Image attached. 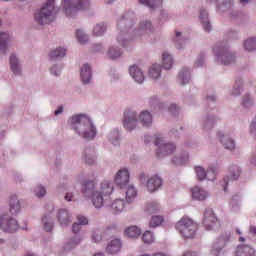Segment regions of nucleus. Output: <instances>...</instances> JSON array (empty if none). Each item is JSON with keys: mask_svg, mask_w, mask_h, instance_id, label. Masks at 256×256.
<instances>
[{"mask_svg": "<svg viewBox=\"0 0 256 256\" xmlns=\"http://www.w3.org/2000/svg\"><path fill=\"white\" fill-rule=\"evenodd\" d=\"M81 191L85 197L91 199L95 209L107 207L115 215L123 213L125 210V201L123 199L111 201V195L115 191V185L112 180L104 179L98 185L93 180H85L82 183Z\"/></svg>", "mask_w": 256, "mask_h": 256, "instance_id": "f257e3e1", "label": "nucleus"}, {"mask_svg": "<svg viewBox=\"0 0 256 256\" xmlns=\"http://www.w3.org/2000/svg\"><path fill=\"white\" fill-rule=\"evenodd\" d=\"M70 125L83 139H94L97 135V129L93 125V122L85 115L72 116Z\"/></svg>", "mask_w": 256, "mask_h": 256, "instance_id": "f03ea898", "label": "nucleus"}, {"mask_svg": "<svg viewBox=\"0 0 256 256\" xmlns=\"http://www.w3.org/2000/svg\"><path fill=\"white\" fill-rule=\"evenodd\" d=\"M118 27L121 30L119 36H118V43H121L122 47H125V39H133V35H143V33H149L151 31V22L146 21L145 23H141L140 27L138 30H133L131 29V20L125 19L123 17L119 22H118Z\"/></svg>", "mask_w": 256, "mask_h": 256, "instance_id": "7ed1b4c3", "label": "nucleus"}, {"mask_svg": "<svg viewBox=\"0 0 256 256\" xmlns=\"http://www.w3.org/2000/svg\"><path fill=\"white\" fill-rule=\"evenodd\" d=\"M55 0H48L40 10L35 13V21L39 25H47L55 19Z\"/></svg>", "mask_w": 256, "mask_h": 256, "instance_id": "20e7f679", "label": "nucleus"}, {"mask_svg": "<svg viewBox=\"0 0 256 256\" xmlns=\"http://www.w3.org/2000/svg\"><path fill=\"white\" fill-rule=\"evenodd\" d=\"M176 229L183 237V239H195V235H197L198 226L193 221V219L189 217H182L176 223Z\"/></svg>", "mask_w": 256, "mask_h": 256, "instance_id": "39448f33", "label": "nucleus"}, {"mask_svg": "<svg viewBox=\"0 0 256 256\" xmlns=\"http://www.w3.org/2000/svg\"><path fill=\"white\" fill-rule=\"evenodd\" d=\"M233 241V235L231 232H223L218 239L213 243L210 249L211 255L219 256L224 255L225 249L229 243Z\"/></svg>", "mask_w": 256, "mask_h": 256, "instance_id": "423d86ee", "label": "nucleus"}, {"mask_svg": "<svg viewBox=\"0 0 256 256\" xmlns=\"http://www.w3.org/2000/svg\"><path fill=\"white\" fill-rule=\"evenodd\" d=\"M139 181L145 185L148 193H155L163 187V178L157 174L148 177L145 173H141Z\"/></svg>", "mask_w": 256, "mask_h": 256, "instance_id": "0eeeda50", "label": "nucleus"}, {"mask_svg": "<svg viewBox=\"0 0 256 256\" xmlns=\"http://www.w3.org/2000/svg\"><path fill=\"white\" fill-rule=\"evenodd\" d=\"M89 7V0H78L73 3L71 0H63V8L66 17H73L77 11L87 9Z\"/></svg>", "mask_w": 256, "mask_h": 256, "instance_id": "6e6552de", "label": "nucleus"}, {"mask_svg": "<svg viewBox=\"0 0 256 256\" xmlns=\"http://www.w3.org/2000/svg\"><path fill=\"white\" fill-rule=\"evenodd\" d=\"M155 145L158 147L156 151L157 157H167V155H172V153H175L177 146L173 143H165V140H163V137L157 136L155 138Z\"/></svg>", "mask_w": 256, "mask_h": 256, "instance_id": "1a4fd4ad", "label": "nucleus"}, {"mask_svg": "<svg viewBox=\"0 0 256 256\" xmlns=\"http://www.w3.org/2000/svg\"><path fill=\"white\" fill-rule=\"evenodd\" d=\"M213 52L215 53L218 61H221L223 65H231V63H235V56L229 52L227 47L216 46L213 48Z\"/></svg>", "mask_w": 256, "mask_h": 256, "instance_id": "9d476101", "label": "nucleus"}, {"mask_svg": "<svg viewBox=\"0 0 256 256\" xmlns=\"http://www.w3.org/2000/svg\"><path fill=\"white\" fill-rule=\"evenodd\" d=\"M0 228L5 233H15L19 229V223L17 219L9 216V214H3L0 216Z\"/></svg>", "mask_w": 256, "mask_h": 256, "instance_id": "9b49d317", "label": "nucleus"}, {"mask_svg": "<svg viewBox=\"0 0 256 256\" xmlns=\"http://www.w3.org/2000/svg\"><path fill=\"white\" fill-rule=\"evenodd\" d=\"M203 223L207 231H215V229H219V227H221V223H219V220L217 219V216H215L213 209H207L205 211Z\"/></svg>", "mask_w": 256, "mask_h": 256, "instance_id": "f8f14e48", "label": "nucleus"}, {"mask_svg": "<svg viewBox=\"0 0 256 256\" xmlns=\"http://www.w3.org/2000/svg\"><path fill=\"white\" fill-rule=\"evenodd\" d=\"M130 177L131 174L129 173V170L126 168H121L114 176V183L117 185V187H120V189H125L129 185Z\"/></svg>", "mask_w": 256, "mask_h": 256, "instance_id": "ddd939ff", "label": "nucleus"}, {"mask_svg": "<svg viewBox=\"0 0 256 256\" xmlns=\"http://www.w3.org/2000/svg\"><path fill=\"white\" fill-rule=\"evenodd\" d=\"M241 177V168L239 166H231L228 168V175L223 178L221 185L223 187V191L227 192V186L230 181H237Z\"/></svg>", "mask_w": 256, "mask_h": 256, "instance_id": "4468645a", "label": "nucleus"}, {"mask_svg": "<svg viewBox=\"0 0 256 256\" xmlns=\"http://www.w3.org/2000/svg\"><path fill=\"white\" fill-rule=\"evenodd\" d=\"M123 125L128 131H133L137 127V114L131 110L124 112Z\"/></svg>", "mask_w": 256, "mask_h": 256, "instance_id": "2eb2a0df", "label": "nucleus"}, {"mask_svg": "<svg viewBox=\"0 0 256 256\" xmlns=\"http://www.w3.org/2000/svg\"><path fill=\"white\" fill-rule=\"evenodd\" d=\"M56 217L61 227H67V225H70V223H72L73 221V216L71 215V212H69V210L67 209L58 210Z\"/></svg>", "mask_w": 256, "mask_h": 256, "instance_id": "dca6fc26", "label": "nucleus"}, {"mask_svg": "<svg viewBox=\"0 0 256 256\" xmlns=\"http://www.w3.org/2000/svg\"><path fill=\"white\" fill-rule=\"evenodd\" d=\"M234 256H256V251L250 245L240 244L237 246Z\"/></svg>", "mask_w": 256, "mask_h": 256, "instance_id": "f3484780", "label": "nucleus"}, {"mask_svg": "<svg viewBox=\"0 0 256 256\" xmlns=\"http://www.w3.org/2000/svg\"><path fill=\"white\" fill-rule=\"evenodd\" d=\"M191 193L192 199H195V201H205V199L209 197V192L199 186H195L194 188H192Z\"/></svg>", "mask_w": 256, "mask_h": 256, "instance_id": "a211bd4d", "label": "nucleus"}, {"mask_svg": "<svg viewBox=\"0 0 256 256\" xmlns=\"http://www.w3.org/2000/svg\"><path fill=\"white\" fill-rule=\"evenodd\" d=\"M9 207V211L12 215H18V213H21V202H19L17 195H12L10 197Z\"/></svg>", "mask_w": 256, "mask_h": 256, "instance_id": "6ab92c4d", "label": "nucleus"}, {"mask_svg": "<svg viewBox=\"0 0 256 256\" xmlns=\"http://www.w3.org/2000/svg\"><path fill=\"white\" fill-rule=\"evenodd\" d=\"M122 243L121 239L116 238L113 239L106 248L107 253H110L111 255H115V253H119L121 251Z\"/></svg>", "mask_w": 256, "mask_h": 256, "instance_id": "aec40b11", "label": "nucleus"}, {"mask_svg": "<svg viewBox=\"0 0 256 256\" xmlns=\"http://www.w3.org/2000/svg\"><path fill=\"white\" fill-rule=\"evenodd\" d=\"M131 77L136 81V83H142L145 81V76L139 67L133 65L129 69Z\"/></svg>", "mask_w": 256, "mask_h": 256, "instance_id": "412c9836", "label": "nucleus"}, {"mask_svg": "<svg viewBox=\"0 0 256 256\" xmlns=\"http://www.w3.org/2000/svg\"><path fill=\"white\" fill-rule=\"evenodd\" d=\"M125 189H126L127 203H133V201L137 199V195H138L137 187H135V185L133 184H128Z\"/></svg>", "mask_w": 256, "mask_h": 256, "instance_id": "4be33fe9", "label": "nucleus"}, {"mask_svg": "<svg viewBox=\"0 0 256 256\" xmlns=\"http://www.w3.org/2000/svg\"><path fill=\"white\" fill-rule=\"evenodd\" d=\"M125 237L128 239H137L141 236V228L137 226H129L124 230Z\"/></svg>", "mask_w": 256, "mask_h": 256, "instance_id": "5701e85b", "label": "nucleus"}, {"mask_svg": "<svg viewBox=\"0 0 256 256\" xmlns=\"http://www.w3.org/2000/svg\"><path fill=\"white\" fill-rule=\"evenodd\" d=\"M80 76L82 79V83H89V81H91V66H89L88 64H84L81 68Z\"/></svg>", "mask_w": 256, "mask_h": 256, "instance_id": "b1692460", "label": "nucleus"}, {"mask_svg": "<svg viewBox=\"0 0 256 256\" xmlns=\"http://www.w3.org/2000/svg\"><path fill=\"white\" fill-rule=\"evenodd\" d=\"M139 121L143 125V127H149L151 123H153V116L148 111H143L139 115Z\"/></svg>", "mask_w": 256, "mask_h": 256, "instance_id": "393cba45", "label": "nucleus"}, {"mask_svg": "<svg viewBox=\"0 0 256 256\" xmlns=\"http://www.w3.org/2000/svg\"><path fill=\"white\" fill-rule=\"evenodd\" d=\"M218 137L220 138L222 145L226 149H229L230 151H233V149H235V141L229 139L227 136H225L221 133H218Z\"/></svg>", "mask_w": 256, "mask_h": 256, "instance_id": "a878e982", "label": "nucleus"}, {"mask_svg": "<svg viewBox=\"0 0 256 256\" xmlns=\"http://www.w3.org/2000/svg\"><path fill=\"white\" fill-rule=\"evenodd\" d=\"M82 241L81 236L72 237L64 246L65 251H71V249H75L77 245H79Z\"/></svg>", "mask_w": 256, "mask_h": 256, "instance_id": "bb28decb", "label": "nucleus"}, {"mask_svg": "<svg viewBox=\"0 0 256 256\" xmlns=\"http://www.w3.org/2000/svg\"><path fill=\"white\" fill-rule=\"evenodd\" d=\"M209 13H207L205 10L200 11V19L202 21V25L204 27V31H211V24L209 23Z\"/></svg>", "mask_w": 256, "mask_h": 256, "instance_id": "cd10ccee", "label": "nucleus"}, {"mask_svg": "<svg viewBox=\"0 0 256 256\" xmlns=\"http://www.w3.org/2000/svg\"><path fill=\"white\" fill-rule=\"evenodd\" d=\"M42 225L45 231L51 232L53 231V217L51 215H44L42 217Z\"/></svg>", "mask_w": 256, "mask_h": 256, "instance_id": "c85d7f7f", "label": "nucleus"}, {"mask_svg": "<svg viewBox=\"0 0 256 256\" xmlns=\"http://www.w3.org/2000/svg\"><path fill=\"white\" fill-rule=\"evenodd\" d=\"M10 67H11V71L14 73V75L21 74V68L19 67V60L14 55H12L10 57Z\"/></svg>", "mask_w": 256, "mask_h": 256, "instance_id": "c756f323", "label": "nucleus"}, {"mask_svg": "<svg viewBox=\"0 0 256 256\" xmlns=\"http://www.w3.org/2000/svg\"><path fill=\"white\" fill-rule=\"evenodd\" d=\"M146 213H159L161 211V205L158 202H149L145 206Z\"/></svg>", "mask_w": 256, "mask_h": 256, "instance_id": "7c9ffc66", "label": "nucleus"}, {"mask_svg": "<svg viewBox=\"0 0 256 256\" xmlns=\"http://www.w3.org/2000/svg\"><path fill=\"white\" fill-rule=\"evenodd\" d=\"M162 63L164 69L169 70L173 67V58L167 52H164L162 54Z\"/></svg>", "mask_w": 256, "mask_h": 256, "instance_id": "2f4dec72", "label": "nucleus"}, {"mask_svg": "<svg viewBox=\"0 0 256 256\" xmlns=\"http://www.w3.org/2000/svg\"><path fill=\"white\" fill-rule=\"evenodd\" d=\"M149 76L152 79H159V77H161V66L157 64L152 65L149 71Z\"/></svg>", "mask_w": 256, "mask_h": 256, "instance_id": "473e14b6", "label": "nucleus"}, {"mask_svg": "<svg viewBox=\"0 0 256 256\" xmlns=\"http://www.w3.org/2000/svg\"><path fill=\"white\" fill-rule=\"evenodd\" d=\"M67 54V50L65 48H57L56 50H53L50 52V59H59L61 57H65Z\"/></svg>", "mask_w": 256, "mask_h": 256, "instance_id": "72a5a7b5", "label": "nucleus"}, {"mask_svg": "<svg viewBox=\"0 0 256 256\" xmlns=\"http://www.w3.org/2000/svg\"><path fill=\"white\" fill-rule=\"evenodd\" d=\"M142 241L146 245H151L152 243H155V235H153L151 231L147 230L142 235Z\"/></svg>", "mask_w": 256, "mask_h": 256, "instance_id": "f704fd0d", "label": "nucleus"}, {"mask_svg": "<svg viewBox=\"0 0 256 256\" xmlns=\"http://www.w3.org/2000/svg\"><path fill=\"white\" fill-rule=\"evenodd\" d=\"M217 175H219V169H217V167L209 168L206 171L207 181H215V179H217Z\"/></svg>", "mask_w": 256, "mask_h": 256, "instance_id": "c9c22d12", "label": "nucleus"}, {"mask_svg": "<svg viewBox=\"0 0 256 256\" xmlns=\"http://www.w3.org/2000/svg\"><path fill=\"white\" fill-rule=\"evenodd\" d=\"M142 5H146L150 9H155V7H159L162 5L163 0H139Z\"/></svg>", "mask_w": 256, "mask_h": 256, "instance_id": "e433bc0d", "label": "nucleus"}, {"mask_svg": "<svg viewBox=\"0 0 256 256\" xmlns=\"http://www.w3.org/2000/svg\"><path fill=\"white\" fill-rule=\"evenodd\" d=\"M9 34L8 33H1L0 34V51L3 49H7V43H9Z\"/></svg>", "mask_w": 256, "mask_h": 256, "instance_id": "4c0bfd02", "label": "nucleus"}, {"mask_svg": "<svg viewBox=\"0 0 256 256\" xmlns=\"http://www.w3.org/2000/svg\"><path fill=\"white\" fill-rule=\"evenodd\" d=\"M244 48L246 51H254L256 49V38H249L244 43Z\"/></svg>", "mask_w": 256, "mask_h": 256, "instance_id": "58836bf2", "label": "nucleus"}, {"mask_svg": "<svg viewBox=\"0 0 256 256\" xmlns=\"http://www.w3.org/2000/svg\"><path fill=\"white\" fill-rule=\"evenodd\" d=\"M196 176L198 177L199 181H203L207 179V171L201 166L195 167Z\"/></svg>", "mask_w": 256, "mask_h": 256, "instance_id": "ea45409f", "label": "nucleus"}, {"mask_svg": "<svg viewBox=\"0 0 256 256\" xmlns=\"http://www.w3.org/2000/svg\"><path fill=\"white\" fill-rule=\"evenodd\" d=\"M105 31H107V26H105L103 23H100L94 27L93 33L96 37H99L103 35Z\"/></svg>", "mask_w": 256, "mask_h": 256, "instance_id": "a19ab883", "label": "nucleus"}, {"mask_svg": "<svg viewBox=\"0 0 256 256\" xmlns=\"http://www.w3.org/2000/svg\"><path fill=\"white\" fill-rule=\"evenodd\" d=\"M163 223V218L162 216H152L150 222H149V227H152L155 229V227H159Z\"/></svg>", "mask_w": 256, "mask_h": 256, "instance_id": "79ce46f5", "label": "nucleus"}, {"mask_svg": "<svg viewBox=\"0 0 256 256\" xmlns=\"http://www.w3.org/2000/svg\"><path fill=\"white\" fill-rule=\"evenodd\" d=\"M34 194L41 199V197L47 195V189L43 185H37L34 188Z\"/></svg>", "mask_w": 256, "mask_h": 256, "instance_id": "37998d69", "label": "nucleus"}, {"mask_svg": "<svg viewBox=\"0 0 256 256\" xmlns=\"http://www.w3.org/2000/svg\"><path fill=\"white\" fill-rule=\"evenodd\" d=\"M76 37L82 45H85L87 41H89V36H87L85 33H83L81 30L76 31Z\"/></svg>", "mask_w": 256, "mask_h": 256, "instance_id": "c03bdc74", "label": "nucleus"}, {"mask_svg": "<svg viewBox=\"0 0 256 256\" xmlns=\"http://www.w3.org/2000/svg\"><path fill=\"white\" fill-rule=\"evenodd\" d=\"M108 57H110V59H119V57H121V50L110 48L108 51Z\"/></svg>", "mask_w": 256, "mask_h": 256, "instance_id": "a18cd8bd", "label": "nucleus"}, {"mask_svg": "<svg viewBox=\"0 0 256 256\" xmlns=\"http://www.w3.org/2000/svg\"><path fill=\"white\" fill-rule=\"evenodd\" d=\"M179 79L182 81V85H187V83H189V72H187V69L182 70Z\"/></svg>", "mask_w": 256, "mask_h": 256, "instance_id": "49530a36", "label": "nucleus"}, {"mask_svg": "<svg viewBox=\"0 0 256 256\" xmlns=\"http://www.w3.org/2000/svg\"><path fill=\"white\" fill-rule=\"evenodd\" d=\"M109 140L113 145H117L119 143V131H113L110 133Z\"/></svg>", "mask_w": 256, "mask_h": 256, "instance_id": "de8ad7c7", "label": "nucleus"}, {"mask_svg": "<svg viewBox=\"0 0 256 256\" xmlns=\"http://www.w3.org/2000/svg\"><path fill=\"white\" fill-rule=\"evenodd\" d=\"M92 239L95 243H99V241H102L103 235L101 234V231L96 230L92 233Z\"/></svg>", "mask_w": 256, "mask_h": 256, "instance_id": "09e8293b", "label": "nucleus"}, {"mask_svg": "<svg viewBox=\"0 0 256 256\" xmlns=\"http://www.w3.org/2000/svg\"><path fill=\"white\" fill-rule=\"evenodd\" d=\"M78 225H89V219L83 215L77 216Z\"/></svg>", "mask_w": 256, "mask_h": 256, "instance_id": "8fccbe9b", "label": "nucleus"}, {"mask_svg": "<svg viewBox=\"0 0 256 256\" xmlns=\"http://www.w3.org/2000/svg\"><path fill=\"white\" fill-rule=\"evenodd\" d=\"M65 201H75V195L72 192H67L64 196Z\"/></svg>", "mask_w": 256, "mask_h": 256, "instance_id": "3c124183", "label": "nucleus"}, {"mask_svg": "<svg viewBox=\"0 0 256 256\" xmlns=\"http://www.w3.org/2000/svg\"><path fill=\"white\" fill-rule=\"evenodd\" d=\"M72 231H73V233H75V234H77V233H79V231H81V224H79V223H74L73 225H72Z\"/></svg>", "mask_w": 256, "mask_h": 256, "instance_id": "603ef678", "label": "nucleus"}, {"mask_svg": "<svg viewBox=\"0 0 256 256\" xmlns=\"http://www.w3.org/2000/svg\"><path fill=\"white\" fill-rule=\"evenodd\" d=\"M242 104L244 105V107H249V105H251V98L249 96H245Z\"/></svg>", "mask_w": 256, "mask_h": 256, "instance_id": "864d4df0", "label": "nucleus"}, {"mask_svg": "<svg viewBox=\"0 0 256 256\" xmlns=\"http://www.w3.org/2000/svg\"><path fill=\"white\" fill-rule=\"evenodd\" d=\"M250 131H251V133H256V116H255L254 120L251 122Z\"/></svg>", "mask_w": 256, "mask_h": 256, "instance_id": "5fc2aeb1", "label": "nucleus"}, {"mask_svg": "<svg viewBox=\"0 0 256 256\" xmlns=\"http://www.w3.org/2000/svg\"><path fill=\"white\" fill-rule=\"evenodd\" d=\"M50 71H51V73H52V75H56V77L58 76V75H61V70H57V67H52L51 69H50Z\"/></svg>", "mask_w": 256, "mask_h": 256, "instance_id": "6e6d98bb", "label": "nucleus"}, {"mask_svg": "<svg viewBox=\"0 0 256 256\" xmlns=\"http://www.w3.org/2000/svg\"><path fill=\"white\" fill-rule=\"evenodd\" d=\"M177 105H175V104H172L171 106H170V108H169V111H170V113H173V111H177Z\"/></svg>", "mask_w": 256, "mask_h": 256, "instance_id": "4d7b16f0", "label": "nucleus"}, {"mask_svg": "<svg viewBox=\"0 0 256 256\" xmlns=\"http://www.w3.org/2000/svg\"><path fill=\"white\" fill-rule=\"evenodd\" d=\"M250 233H251V235H255L256 236V227L255 226H251L250 227Z\"/></svg>", "mask_w": 256, "mask_h": 256, "instance_id": "13d9d810", "label": "nucleus"}, {"mask_svg": "<svg viewBox=\"0 0 256 256\" xmlns=\"http://www.w3.org/2000/svg\"><path fill=\"white\" fill-rule=\"evenodd\" d=\"M232 93H233L234 95H239V94L241 93V90H240L239 88H234L233 91H232Z\"/></svg>", "mask_w": 256, "mask_h": 256, "instance_id": "bf43d9fd", "label": "nucleus"}, {"mask_svg": "<svg viewBox=\"0 0 256 256\" xmlns=\"http://www.w3.org/2000/svg\"><path fill=\"white\" fill-rule=\"evenodd\" d=\"M61 113H63V107H59L56 111H55V115H59V114H61Z\"/></svg>", "mask_w": 256, "mask_h": 256, "instance_id": "052dcab7", "label": "nucleus"}, {"mask_svg": "<svg viewBox=\"0 0 256 256\" xmlns=\"http://www.w3.org/2000/svg\"><path fill=\"white\" fill-rule=\"evenodd\" d=\"M151 256H167V255L163 252H158V253L152 254Z\"/></svg>", "mask_w": 256, "mask_h": 256, "instance_id": "680f3d73", "label": "nucleus"}, {"mask_svg": "<svg viewBox=\"0 0 256 256\" xmlns=\"http://www.w3.org/2000/svg\"><path fill=\"white\" fill-rule=\"evenodd\" d=\"M183 256H197V254L194 252H187Z\"/></svg>", "mask_w": 256, "mask_h": 256, "instance_id": "e2e57ef3", "label": "nucleus"}, {"mask_svg": "<svg viewBox=\"0 0 256 256\" xmlns=\"http://www.w3.org/2000/svg\"><path fill=\"white\" fill-rule=\"evenodd\" d=\"M237 207H239V203L232 204L233 211H237Z\"/></svg>", "mask_w": 256, "mask_h": 256, "instance_id": "0e129e2a", "label": "nucleus"}, {"mask_svg": "<svg viewBox=\"0 0 256 256\" xmlns=\"http://www.w3.org/2000/svg\"><path fill=\"white\" fill-rule=\"evenodd\" d=\"M179 37H181V32H176L175 41H179Z\"/></svg>", "mask_w": 256, "mask_h": 256, "instance_id": "69168bd1", "label": "nucleus"}, {"mask_svg": "<svg viewBox=\"0 0 256 256\" xmlns=\"http://www.w3.org/2000/svg\"><path fill=\"white\" fill-rule=\"evenodd\" d=\"M207 99L208 101H215V96H208Z\"/></svg>", "mask_w": 256, "mask_h": 256, "instance_id": "338daca9", "label": "nucleus"}, {"mask_svg": "<svg viewBox=\"0 0 256 256\" xmlns=\"http://www.w3.org/2000/svg\"><path fill=\"white\" fill-rule=\"evenodd\" d=\"M139 256H151L149 254H140Z\"/></svg>", "mask_w": 256, "mask_h": 256, "instance_id": "774afa93", "label": "nucleus"}]
</instances>
